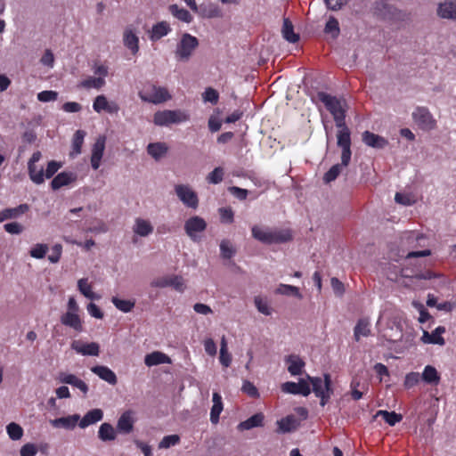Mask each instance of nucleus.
I'll list each match as a JSON object with an SVG mask.
<instances>
[{
  "mask_svg": "<svg viewBox=\"0 0 456 456\" xmlns=\"http://www.w3.org/2000/svg\"><path fill=\"white\" fill-rule=\"evenodd\" d=\"M317 96L334 118L336 126L338 128L337 133V139H338L340 135L346 136V139H351L350 130L345 123V107L346 106V101L344 99H339L336 96L328 94L324 92H319Z\"/></svg>",
  "mask_w": 456,
  "mask_h": 456,
  "instance_id": "obj_1",
  "label": "nucleus"
},
{
  "mask_svg": "<svg viewBox=\"0 0 456 456\" xmlns=\"http://www.w3.org/2000/svg\"><path fill=\"white\" fill-rule=\"evenodd\" d=\"M346 136L340 135L337 139V144L341 148V162L333 165L323 175V182L330 183L335 181L338 176L342 174L343 170L347 167L351 161V139H346Z\"/></svg>",
  "mask_w": 456,
  "mask_h": 456,
  "instance_id": "obj_2",
  "label": "nucleus"
},
{
  "mask_svg": "<svg viewBox=\"0 0 456 456\" xmlns=\"http://www.w3.org/2000/svg\"><path fill=\"white\" fill-rule=\"evenodd\" d=\"M252 236L265 244L282 243L291 240V234L286 230L262 229L257 225L252 227Z\"/></svg>",
  "mask_w": 456,
  "mask_h": 456,
  "instance_id": "obj_3",
  "label": "nucleus"
},
{
  "mask_svg": "<svg viewBox=\"0 0 456 456\" xmlns=\"http://www.w3.org/2000/svg\"><path fill=\"white\" fill-rule=\"evenodd\" d=\"M199 44L197 37L189 33H183L174 52L175 60L182 62L189 61Z\"/></svg>",
  "mask_w": 456,
  "mask_h": 456,
  "instance_id": "obj_4",
  "label": "nucleus"
},
{
  "mask_svg": "<svg viewBox=\"0 0 456 456\" xmlns=\"http://www.w3.org/2000/svg\"><path fill=\"white\" fill-rule=\"evenodd\" d=\"M307 379L313 386V392L314 395L321 399L320 404L324 406L333 394L330 375L328 373L324 374L323 379L319 377H311L307 375Z\"/></svg>",
  "mask_w": 456,
  "mask_h": 456,
  "instance_id": "obj_5",
  "label": "nucleus"
},
{
  "mask_svg": "<svg viewBox=\"0 0 456 456\" xmlns=\"http://www.w3.org/2000/svg\"><path fill=\"white\" fill-rule=\"evenodd\" d=\"M190 119V115L182 110H166L157 111L153 117V122L159 126H167L172 124L186 122Z\"/></svg>",
  "mask_w": 456,
  "mask_h": 456,
  "instance_id": "obj_6",
  "label": "nucleus"
},
{
  "mask_svg": "<svg viewBox=\"0 0 456 456\" xmlns=\"http://www.w3.org/2000/svg\"><path fill=\"white\" fill-rule=\"evenodd\" d=\"M379 11L384 20L395 22H410L411 20V12L387 3H381Z\"/></svg>",
  "mask_w": 456,
  "mask_h": 456,
  "instance_id": "obj_7",
  "label": "nucleus"
},
{
  "mask_svg": "<svg viewBox=\"0 0 456 456\" xmlns=\"http://www.w3.org/2000/svg\"><path fill=\"white\" fill-rule=\"evenodd\" d=\"M207 222L199 216L188 218L184 222V232L186 235L193 241L200 242L201 240V233L207 229Z\"/></svg>",
  "mask_w": 456,
  "mask_h": 456,
  "instance_id": "obj_8",
  "label": "nucleus"
},
{
  "mask_svg": "<svg viewBox=\"0 0 456 456\" xmlns=\"http://www.w3.org/2000/svg\"><path fill=\"white\" fill-rule=\"evenodd\" d=\"M414 122L422 130H433L436 126V121L426 107H418L412 113Z\"/></svg>",
  "mask_w": 456,
  "mask_h": 456,
  "instance_id": "obj_9",
  "label": "nucleus"
},
{
  "mask_svg": "<svg viewBox=\"0 0 456 456\" xmlns=\"http://www.w3.org/2000/svg\"><path fill=\"white\" fill-rule=\"evenodd\" d=\"M175 191L178 199L188 208L196 209L199 206L197 193L187 184H177Z\"/></svg>",
  "mask_w": 456,
  "mask_h": 456,
  "instance_id": "obj_10",
  "label": "nucleus"
},
{
  "mask_svg": "<svg viewBox=\"0 0 456 456\" xmlns=\"http://www.w3.org/2000/svg\"><path fill=\"white\" fill-rule=\"evenodd\" d=\"M142 101L151 102L153 104H159L171 99V94L167 89L161 86H151V93L150 94H143L139 93Z\"/></svg>",
  "mask_w": 456,
  "mask_h": 456,
  "instance_id": "obj_11",
  "label": "nucleus"
},
{
  "mask_svg": "<svg viewBox=\"0 0 456 456\" xmlns=\"http://www.w3.org/2000/svg\"><path fill=\"white\" fill-rule=\"evenodd\" d=\"M42 154L40 151H36L32 154L28 163V170L30 179L36 184L44 183V169L43 167L37 168L36 163L40 160Z\"/></svg>",
  "mask_w": 456,
  "mask_h": 456,
  "instance_id": "obj_12",
  "label": "nucleus"
},
{
  "mask_svg": "<svg viewBox=\"0 0 456 456\" xmlns=\"http://www.w3.org/2000/svg\"><path fill=\"white\" fill-rule=\"evenodd\" d=\"M281 390L284 393L292 394V395H302L304 396H307L311 393V388L308 383L301 379L298 383L288 381L281 385Z\"/></svg>",
  "mask_w": 456,
  "mask_h": 456,
  "instance_id": "obj_13",
  "label": "nucleus"
},
{
  "mask_svg": "<svg viewBox=\"0 0 456 456\" xmlns=\"http://www.w3.org/2000/svg\"><path fill=\"white\" fill-rule=\"evenodd\" d=\"M70 347L82 355L98 356L100 353V346L96 342L86 344L80 340H74L71 343Z\"/></svg>",
  "mask_w": 456,
  "mask_h": 456,
  "instance_id": "obj_14",
  "label": "nucleus"
},
{
  "mask_svg": "<svg viewBox=\"0 0 456 456\" xmlns=\"http://www.w3.org/2000/svg\"><path fill=\"white\" fill-rule=\"evenodd\" d=\"M134 411L127 410L118 418L117 422V431L122 434H130L134 429Z\"/></svg>",
  "mask_w": 456,
  "mask_h": 456,
  "instance_id": "obj_15",
  "label": "nucleus"
},
{
  "mask_svg": "<svg viewBox=\"0 0 456 456\" xmlns=\"http://www.w3.org/2000/svg\"><path fill=\"white\" fill-rule=\"evenodd\" d=\"M105 136L101 135L96 139L94 144L93 145L91 166L94 170L98 169L100 167V162L105 149Z\"/></svg>",
  "mask_w": 456,
  "mask_h": 456,
  "instance_id": "obj_16",
  "label": "nucleus"
},
{
  "mask_svg": "<svg viewBox=\"0 0 456 456\" xmlns=\"http://www.w3.org/2000/svg\"><path fill=\"white\" fill-rule=\"evenodd\" d=\"M436 13L442 19L456 20V0H446L440 3Z\"/></svg>",
  "mask_w": 456,
  "mask_h": 456,
  "instance_id": "obj_17",
  "label": "nucleus"
},
{
  "mask_svg": "<svg viewBox=\"0 0 456 456\" xmlns=\"http://www.w3.org/2000/svg\"><path fill=\"white\" fill-rule=\"evenodd\" d=\"M80 416L78 414L69 415L67 417H61L54 419H51V425L55 428H64L67 430H72L78 424Z\"/></svg>",
  "mask_w": 456,
  "mask_h": 456,
  "instance_id": "obj_18",
  "label": "nucleus"
},
{
  "mask_svg": "<svg viewBox=\"0 0 456 456\" xmlns=\"http://www.w3.org/2000/svg\"><path fill=\"white\" fill-rule=\"evenodd\" d=\"M58 379L61 383L69 384L78 388L84 395H86L88 392V386L86 382L74 374L61 372L59 373Z\"/></svg>",
  "mask_w": 456,
  "mask_h": 456,
  "instance_id": "obj_19",
  "label": "nucleus"
},
{
  "mask_svg": "<svg viewBox=\"0 0 456 456\" xmlns=\"http://www.w3.org/2000/svg\"><path fill=\"white\" fill-rule=\"evenodd\" d=\"M77 179V175L73 172H61L58 174L51 182L53 190H58L62 186L69 185Z\"/></svg>",
  "mask_w": 456,
  "mask_h": 456,
  "instance_id": "obj_20",
  "label": "nucleus"
},
{
  "mask_svg": "<svg viewBox=\"0 0 456 456\" xmlns=\"http://www.w3.org/2000/svg\"><path fill=\"white\" fill-rule=\"evenodd\" d=\"M362 142L370 147L375 148V149H383L387 144L388 142L384 137L373 134L369 131H365L362 133Z\"/></svg>",
  "mask_w": 456,
  "mask_h": 456,
  "instance_id": "obj_21",
  "label": "nucleus"
},
{
  "mask_svg": "<svg viewBox=\"0 0 456 456\" xmlns=\"http://www.w3.org/2000/svg\"><path fill=\"white\" fill-rule=\"evenodd\" d=\"M103 418V411L101 409H93L87 411L82 419L78 421L80 428H86L91 425H94Z\"/></svg>",
  "mask_w": 456,
  "mask_h": 456,
  "instance_id": "obj_22",
  "label": "nucleus"
},
{
  "mask_svg": "<svg viewBox=\"0 0 456 456\" xmlns=\"http://www.w3.org/2000/svg\"><path fill=\"white\" fill-rule=\"evenodd\" d=\"M91 371L97 375L101 379L108 382L110 385H116L118 379L116 374L108 367L102 365H96L91 368Z\"/></svg>",
  "mask_w": 456,
  "mask_h": 456,
  "instance_id": "obj_23",
  "label": "nucleus"
},
{
  "mask_svg": "<svg viewBox=\"0 0 456 456\" xmlns=\"http://www.w3.org/2000/svg\"><path fill=\"white\" fill-rule=\"evenodd\" d=\"M123 43L131 51L132 54L135 55L138 53L139 38L129 28H126L124 31Z\"/></svg>",
  "mask_w": 456,
  "mask_h": 456,
  "instance_id": "obj_24",
  "label": "nucleus"
},
{
  "mask_svg": "<svg viewBox=\"0 0 456 456\" xmlns=\"http://www.w3.org/2000/svg\"><path fill=\"white\" fill-rule=\"evenodd\" d=\"M61 322L65 326L72 328L77 332H81L83 330L81 319L76 313H65L61 316Z\"/></svg>",
  "mask_w": 456,
  "mask_h": 456,
  "instance_id": "obj_25",
  "label": "nucleus"
},
{
  "mask_svg": "<svg viewBox=\"0 0 456 456\" xmlns=\"http://www.w3.org/2000/svg\"><path fill=\"white\" fill-rule=\"evenodd\" d=\"M277 425L279 427L278 431L281 433H289L296 430L299 425L300 422L298 419L293 416L289 415L280 420L277 421Z\"/></svg>",
  "mask_w": 456,
  "mask_h": 456,
  "instance_id": "obj_26",
  "label": "nucleus"
},
{
  "mask_svg": "<svg viewBox=\"0 0 456 456\" xmlns=\"http://www.w3.org/2000/svg\"><path fill=\"white\" fill-rule=\"evenodd\" d=\"M264 414L262 412H257L248 419L240 422L237 428L240 431H243L249 430L253 428L262 427L264 425Z\"/></svg>",
  "mask_w": 456,
  "mask_h": 456,
  "instance_id": "obj_27",
  "label": "nucleus"
},
{
  "mask_svg": "<svg viewBox=\"0 0 456 456\" xmlns=\"http://www.w3.org/2000/svg\"><path fill=\"white\" fill-rule=\"evenodd\" d=\"M213 405L210 411V421L212 424H217L219 422V416L223 411L224 405L221 395L215 392L212 396Z\"/></svg>",
  "mask_w": 456,
  "mask_h": 456,
  "instance_id": "obj_28",
  "label": "nucleus"
},
{
  "mask_svg": "<svg viewBox=\"0 0 456 456\" xmlns=\"http://www.w3.org/2000/svg\"><path fill=\"white\" fill-rule=\"evenodd\" d=\"M170 362L171 359L167 354L159 351L152 352L144 357V363L149 367Z\"/></svg>",
  "mask_w": 456,
  "mask_h": 456,
  "instance_id": "obj_29",
  "label": "nucleus"
},
{
  "mask_svg": "<svg viewBox=\"0 0 456 456\" xmlns=\"http://www.w3.org/2000/svg\"><path fill=\"white\" fill-rule=\"evenodd\" d=\"M29 209L28 204H20L13 208H5L0 211V223L7 219L16 218Z\"/></svg>",
  "mask_w": 456,
  "mask_h": 456,
  "instance_id": "obj_30",
  "label": "nucleus"
},
{
  "mask_svg": "<svg viewBox=\"0 0 456 456\" xmlns=\"http://www.w3.org/2000/svg\"><path fill=\"white\" fill-rule=\"evenodd\" d=\"M168 151V147L165 142H153L149 143L147 146V152L155 160H159L163 158Z\"/></svg>",
  "mask_w": 456,
  "mask_h": 456,
  "instance_id": "obj_31",
  "label": "nucleus"
},
{
  "mask_svg": "<svg viewBox=\"0 0 456 456\" xmlns=\"http://www.w3.org/2000/svg\"><path fill=\"white\" fill-rule=\"evenodd\" d=\"M117 436V430L110 423H102L98 430V437L102 442L114 441Z\"/></svg>",
  "mask_w": 456,
  "mask_h": 456,
  "instance_id": "obj_32",
  "label": "nucleus"
},
{
  "mask_svg": "<svg viewBox=\"0 0 456 456\" xmlns=\"http://www.w3.org/2000/svg\"><path fill=\"white\" fill-rule=\"evenodd\" d=\"M403 334V328L398 323H393L389 325L384 333L383 337L388 341L392 343L398 342L402 339Z\"/></svg>",
  "mask_w": 456,
  "mask_h": 456,
  "instance_id": "obj_33",
  "label": "nucleus"
},
{
  "mask_svg": "<svg viewBox=\"0 0 456 456\" xmlns=\"http://www.w3.org/2000/svg\"><path fill=\"white\" fill-rule=\"evenodd\" d=\"M283 38L289 43H297L299 40V34L294 32V27L291 21L285 18L281 28Z\"/></svg>",
  "mask_w": 456,
  "mask_h": 456,
  "instance_id": "obj_34",
  "label": "nucleus"
},
{
  "mask_svg": "<svg viewBox=\"0 0 456 456\" xmlns=\"http://www.w3.org/2000/svg\"><path fill=\"white\" fill-rule=\"evenodd\" d=\"M286 362L289 363L288 370L291 375L301 374L305 362L298 355L290 354L286 357Z\"/></svg>",
  "mask_w": 456,
  "mask_h": 456,
  "instance_id": "obj_35",
  "label": "nucleus"
},
{
  "mask_svg": "<svg viewBox=\"0 0 456 456\" xmlns=\"http://www.w3.org/2000/svg\"><path fill=\"white\" fill-rule=\"evenodd\" d=\"M133 231L134 233L142 237H146L153 232V226L148 220L137 218L133 227Z\"/></svg>",
  "mask_w": 456,
  "mask_h": 456,
  "instance_id": "obj_36",
  "label": "nucleus"
},
{
  "mask_svg": "<svg viewBox=\"0 0 456 456\" xmlns=\"http://www.w3.org/2000/svg\"><path fill=\"white\" fill-rule=\"evenodd\" d=\"M370 322L366 318L358 320L354 329V337L356 341H359L361 337H368L370 334Z\"/></svg>",
  "mask_w": 456,
  "mask_h": 456,
  "instance_id": "obj_37",
  "label": "nucleus"
},
{
  "mask_svg": "<svg viewBox=\"0 0 456 456\" xmlns=\"http://www.w3.org/2000/svg\"><path fill=\"white\" fill-rule=\"evenodd\" d=\"M424 382L430 385H437L440 382V375L436 369L431 365H427L421 374Z\"/></svg>",
  "mask_w": 456,
  "mask_h": 456,
  "instance_id": "obj_38",
  "label": "nucleus"
},
{
  "mask_svg": "<svg viewBox=\"0 0 456 456\" xmlns=\"http://www.w3.org/2000/svg\"><path fill=\"white\" fill-rule=\"evenodd\" d=\"M378 417H382L389 426H395L396 423L403 419L402 414L396 413L395 411H387L380 410L373 416V419Z\"/></svg>",
  "mask_w": 456,
  "mask_h": 456,
  "instance_id": "obj_39",
  "label": "nucleus"
},
{
  "mask_svg": "<svg viewBox=\"0 0 456 456\" xmlns=\"http://www.w3.org/2000/svg\"><path fill=\"white\" fill-rule=\"evenodd\" d=\"M169 12L174 17L183 22L190 23L192 20L191 13L186 9L180 8L177 4H171Z\"/></svg>",
  "mask_w": 456,
  "mask_h": 456,
  "instance_id": "obj_40",
  "label": "nucleus"
},
{
  "mask_svg": "<svg viewBox=\"0 0 456 456\" xmlns=\"http://www.w3.org/2000/svg\"><path fill=\"white\" fill-rule=\"evenodd\" d=\"M170 31V28L167 22L161 21L157 23L152 27L151 30V40H159L162 37L167 35V33Z\"/></svg>",
  "mask_w": 456,
  "mask_h": 456,
  "instance_id": "obj_41",
  "label": "nucleus"
},
{
  "mask_svg": "<svg viewBox=\"0 0 456 456\" xmlns=\"http://www.w3.org/2000/svg\"><path fill=\"white\" fill-rule=\"evenodd\" d=\"M200 14L205 18H221L223 16L220 8L213 4L208 5L200 6Z\"/></svg>",
  "mask_w": 456,
  "mask_h": 456,
  "instance_id": "obj_42",
  "label": "nucleus"
},
{
  "mask_svg": "<svg viewBox=\"0 0 456 456\" xmlns=\"http://www.w3.org/2000/svg\"><path fill=\"white\" fill-rule=\"evenodd\" d=\"M86 136V132L83 130H77L73 137L72 142V152H70V156L74 157L81 153V147L84 142V138Z\"/></svg>",
  "mask_w": 456,
  "mask_h": 456,
  "instance_id": "obj_43",
  "label": "nucleus"
},
{
  "mask_svg": "<svg viewBox=\"0 0 456 456\" xmlns=\"http://www.w3.org/2000/svg\"><path fill=\"white\" fill-rule=\"evenodd\" d=\"M112 304L121 312L129 313L135 305V302L132 300L120 299L118 297L111 298Z\"/></svg>",
  "mask_w": 456,
  "mask_h": 456,
  "instance_id": "obj_44",
  "label": "nucleus"
},
{
  "mask_svg": "<svg viewBox=\"0 0 456 456\" xmlns=\"http://www.w3.org/2000/svg\"><path fill=\"white\" fill-rule=\"evenodd\" d=\"M324 32L326 34H330L332 38H337L338 37L340 28L338 21L335 17L330 16L328 21L325 24Z\"/></svg>",
  "mask_w": 456,
  "mask_h": 456,
  "instance_id": "obj_45",
  "label": "nucleus"
},
{
  "mask_svg": "<svg viewBox=\"0 0 456 456\" xmlns=\"http://www.w3.org/2000/svg\"><path fill=\"white\" fill-rule=\"evenodd\" d=\"M277 294L294 296L299 299L303 297L297 287L292 285L281 284L275 290Z\"/></svg>",
  "mask_w": 456,
  "mask_h": 456,
  "instance_id": "obj_46",
  "label": "nucleus"
},
{
  "mask_svg": "<svg viewBox=\"0 0 456 456\" xmlns=\"http://www.w3.org/2000/svg\"><path fill=\"white\" fill-rule=\"evenodd\" d=\"M221 257L231 259L236 253V249L229 240H223L220 242Z\"/></svg>",
  "mask_w": 456,
  "mask_h": 456,
  "instance_id": "obj_47",
  "label": "nucleus"
},
{
  "mask_svg": "<svg viewBox=\"0 0 456 456\" xmlns=\"http://www.w3.org/2000/svg\"><path fill=\"white\" fill-rule=\"evenodd\" d=\"M77 288L81 294L89 299L96 298L95 294L92 291V287L88 283L86 278H82L77 281Z\"/></svg>",
  "mask_w": 456,
  "mask_h": 456,
  "instance_id": "obj_48",
  "label": "nucleus"
},
{
  "mask_svg": "<svg viewBox=\"0 0 456 456\" xmlns=\"http://www.w3.org/2000/svg\"><path fill=\"white\" fill-rule=\"evenodd\" d=\"M6 431L9 437L14 441L20 440L23 436L22 428L15 422H11L8 424L6 427Z\"/></svg>",
  "mask_w": 456,
  "mask_h": 456,
  "instance_id": "obj_49",
  "label": "nucleus"
},
{
  "mask_svg": "<svg viewBox=\"0 0 456 456\" xmlns=\"http://www.w3.org/2000/svg\"><path fill=\"white\" fill-rule=\"evenodd\" d=\"M179 442H180V437L178 435L166 436L162 438V440L159 444V449H167L171 446L177 444Z\"/></svg>",
  "mask_w": 456,
  "mask_h": 456,
  "instance_id": "obj_50",
  "label": "nucleus"
},
{
  "mask_svg": "<svg viewBox=\"0 0 456 456\" xmlns=\"http://www.w3.org/2000/svg\"><path fill=\"white\" fill-rule=\"evenodd\" d=\"M48 250V246L46 244L38 243L36 244L29 251V254L32 257L37 259L44 258L46 252Z\"/></svg>",
  "mask_w": 456,
  "mask_h": 456,
  "instance_id": "obj_51",
  "label": "nucleus"
},
{
  "mask_svg": "<svg viewBox=\"0 0 456 456\" xmlns=\"http://www.w3.org/2000/svg\"><path fill=\"white\" fill-rule=\"evenodd\" d=\"M421 341L424 344H435L439 346H444L445 344V340L442 336H437L436 338H433L431 333L424 330L421 338Z\"/></svg>",
  "mask_w": 456,
  "mask_h": 456,
  "instance_id": "obj_52",
  "label": "nucleus"
},
{
  "mask_svg": "<svg viewBox=\"0 0 456 456\" xmlns=\"http://www.w3.org/2000/svg\"><path fill=\"white\" fill-rule=\"evenodd\" d=\"M224 169L220 167H216L207 177L209 183L217 184L223 181Z\"/></svg>",
  "mask_w": 456,
  "mask_h": 456,
  "instance_id": "obj_53",
  "label": "nucleus"
},
{
  "mask_svg": "<svg viewBox=\"0 0 456 456\" xmlns=\"http://www.w3.org/2000/svg\"><path fill=\"white\" fill-rule=\"evenodd\" d=\"M169 286L173 287L178 292H183L185 290L184 280L182 276L173 275L169 277Z\"/></svg>",
  "mask_w": 456,
  "mask_h": 456,
  "instance_id": "obj_54",
  "label": "nucleus"
},
{
  "mask_svg": "<svg viewBox=\"0 0 456 456\" xmlns=\"http://www.w3.org/2000/svg\"><path fill=\"white\" fill-rule=\"evenodd\" d=\"M105 84V81L102 77H89L81 82V86L85 88H101Z\"/></svg>",
  "mask_w": 456,
  "mask_h": 456,
  "instance_id": "obj_55",
  "label": "nucleus"
},
{
  "mask_svg": "<svg viewBox=\"0 0 456 456\" xmlns=\"http://www.w3.org/2000/svg\"><path fill=\"white\" fill-rule=\"evenodd\" d=\"M108 102L104 95H98L94 101L93 108L96 112L100 113L102 110H106Z\"/></svg>",
  "mask_w": 456,
  "mask_h": 456,
  "instance_id": "obj_56",
  "label": "nucleus"
},
{
  "mask_svg": "<svg viewBox=\"0 0 456 456\" xmlns=\"http://www.w3.org/2000/svg\"><path fill=\"white\" fill-rule=\"evenodd\" d=\"M219 94L216 89L212 87H208L203 94V100L205 102H209L212 104H216L218 102Z\"/></svg>",
  "mask_w": 456,
  "mask_h": 456,
  "instance_id": "obj_57",
  "label": "nucleus"
},
{
  "mask_svg": "<svg viewBox=\"0 0 456 456\" xmlns=\"http://www.w3.org/2000/svg\"><path fill=\"white\" fill-rule=\"evenodd\" d=\"M58 93L55 91H42L37 94V99L40 102H47L57 100Z\"/></svg>",
  "mask_w": 456,
  "mask_h": 456,
  "instance_id": "obj_58",
  "label": "nucleus"
},
{
  "mask_svg": "<svg viewBox=\"0 0 456 456\" xmlns=\"http://www.w3.org/2000/svg\"><path fill=\"white\" fill-rule=\"evenodd\" d=\"M241 390L251 397L256 398L259 396L256 387L248 380L244 381Z\"/></svg>",
  "mask_w": 456,
  "mask_h": 456,
  "instance_id": "obj_59",
  "label": "nucleus"
},
{
  "mask_svg": "<svg viewBox=\"0 0 456 456\" xmlns=\"http://www.w3.org/2000/svg\"><path fill=\"white\" fill-rule=\"evenodd\" d=\"M254 302H255L256 307L261 314H263L265 315L271 314V311H270V307H269L268 304L265 301H264L260 297H256L254 299Z\"/></svg>",
  "mask_w": 456,
  "mask_h": 456,
  "instance_id": "obj_60",
  "label": "nucleus"
},
{
  "mask_svg": "<svg viewBox=\"0 0 456 456\" xmlns=\"http://www.w3.org/2000/svg\"><path fill=\"white\" fill-rule=\"evenodd\" d=\"M37 452V445L31 443L25 444L20 450V456H36Z\"/></svg>",
  "mask_w": 456,
  "mask_h": 456,
  "instance_id": "obj_61",
  "label": "nucleus"
},
{
  "mask_svg": "<svg viewBox=\"0 0 456 456\" xmlns=\"http://www.w3.org/2000/svg\"><path fill=\"white\" fill-rule=\"evenodd\" d=\"M349 0H324L328 9L331 11H338L345 6Z\"/></svg>",
  "mask_w": 456,
  "mask_h": 456,
  "instance_id": "obj_62",
  "label": "nucleus"
},
{
  "mask_svg": "<svg viewBox=\"0 0 456 456\" xmlns=\"http://www.w3.org/2000/svg\"><path fill=\"white\" fill-rule=\"evenodd\" d=\"M419 374L418 372H410L406 375L404 379V387L411 388L414 387L419 381Z\"/></svg>",
  "mask_w": 456,
  "mask_h": 456,
  "instance_id": "obj_63",
  "label": "nucleus"
},
{
  "mask_svg": "<svg viewBox=\"0 0 456 456\" xmlns=\"http://www.w3.org/2000/svg\"><path fill=\"white\" fill-rule=\"evenodd\" d=\"M40 62L47 67L53 68L54 64V55L50 49H46L40 59Z\"/></svg>",
  "mask_w": 456,
  "mask_h": 456,
  "instance_id": "obj_64",
  "label": "nucleus"
}]
</instances>
